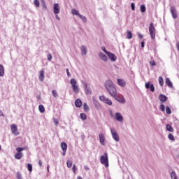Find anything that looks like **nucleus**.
I'll list each match as a JSON object with an SVG mask.
<instances>
[{"label":"nucleus","instance_id":"obj_1","mask_svg":"<svg viewBox=\"0 0 179 179\" xmlns=\"http://www.w3.org/2000/svg\"><path fill=\"white\" fill-rule=\"evenodd\" d=\"M105 88L112 97H117V89L111 80H107L104 84Z\"/></svg>","mask_w":179,"mask_h":179},{"label":"nucleus","instance_id":"obj_2","mask_svg":"<svg viewBox=\"0 0 179 179\" xmlns=\"http://www.w3.org/2000/svg\"><path fill=\"white\" fill-rule=\"evenodd\" d=\"M100 162L101 164L105 166L106 169L109 167L110 164H108V154L107 152H104L103 155L100 157Z\"/></svg>","mask_w":179,"mask_h":179},{"label":"nucleus","instance_id":"obj_3","mask_svg":"<svg viewBox=\"0 0 179 179\" xmlns=\"http://www.w3.org/2000/svg\"><path fill=\"white\" fill-rule=\"evenodd\" d=\"M70 84L74 93H76V94H78V93H79V86H78V81H76V79H71Z\"/></svg>","mask_w":179,"mask_h":179},{"label":"nucleus","instance_id":"obj_4","mask_svg":"<svg viewBox=\"0 0 179 179\" xmlns=\"http://www.w3.org/2000/svg\"><path fill=\"white\" fill-rule=\"evenodd\" d=\"M110 116L115 120V121H118V122H124V116L120 113H115V115H113V113H110Z\"/></svg>","mask_w":179,"mask_h":179},{"label":"nucleus","instance_id":"obj_5","mask_svg":"<svg viewBox=\"0 0 179 179\" xmlns=\"http://www.w3.org/2000/svg\"><path fill=\"white\" fill-rule=\"evenodd\" d=\"M149 32L152 40H155V38H156V29H155V24L153 22H151L150 24Z\"/></svg>","mask_w":179,"mask_h":179},{"label":"nucleus","instance_id":"obj_6","mask_svg":"<svg viewBox=\"0 0 179 179\" xmlns=\"http://www.w3.org/2000/svg\"><path fill=\"white\" fill-rule=\"evenodd\" d=\"M81 83L83 86L85 94H92V88H90V85L87 84L86 81H81Z\"/></svg>","mask_w":179,"mask_h":179},{"label":"nucleus","instance_id":"obj_7","mask_svg":"<svg viewBox=\"0 0 179 179\" xmlns=\"http://www.w3.org/2000/svg\"><path fill=\"white\" fill-rule=\"evenodd\" d=\"M110 129L113 139H114L115 142H120V136L118 135V133H117V130L114 128H110Z\"/></svg>","mask_w":179,"mask_h":179},{"label":"nucleus","instance_id":"obj_8","mask_svg":"<svg viewBox=\"0 0 179 179\" xmlns=\"http://www.w3.org/2000/svg\"><path fill=\"white\" fill-rule=\"evenodd\" d=\"M99 100L101 101H103V103H106V104H108V106H112L113 105V102L111 101V100H110L108 98H107L104 96H99Z\"/></svg>","mask_w":179,"mask_h":179},{"label":"nucleus","instance_id":"obj_9","mask_svg":"<svg viewBox=\"0 0 179 179\" xmlns=\"http://www.w3.org/2000/svg\"><path fill=\"white\" fill-rule=\"evenodd\" d=\"M61 12V7L59 6V3H54L53 4V13L55 15H59V13Z\"/></svg>","mask_w":179,"mask_h":179},{"label":"nucleus","instance_id":"obj_10","mask_svg":"<svg viewBox=\"0 0 179 179\" xmlns=\"http://www.w3.org/2000/svg\"><path fill=\"white\" fill-rule=\"evenodd\" d=\"M170 12L172 15L173 19H177L178 17V14H177V10L176 9V7L171 6L170 7Z\"/></svg>","mask_w":179,"mask_h":179},{"label":"nucleus","instance_id":"obj_11","mask_svg":"<svg viewBox=\"0 0 179 179\" xmlns=\"http://www.w3.org/2000/svg\"><path fill=\"white\" fill-rule=\"evenodd\" d=\"M10 128L12 134L15 136H17V135H19V131H17V126H16V124H13L10 125Z\"/></svg>","mask_w":179,"mask_h":179},{"label":"nucleus","instance_id":"obj_12","mask_svg":"<svg viewBox=\"0 0 179 179\" xmlns=\"http://www.w3.org/2000/svg\"><path fill=\"white\" fill-rule=\"evenodd\" d=\"M108 55L109 59L111 61V62H115L117 61V56L114 53H112L111 52H108Z\"/></svg>","mask_w":179,"mask_h":179},{"label":"nucleus","instance_id":"obj_13","mask_svg":"<svg viewBox=\"0 0 179 179\" xmlns=\"http://www.w3.org/2000/svg\"><path fill=\"white\" fill-rule=\"evenodd\" d=\"M99 142H100L101 145L104 146V145H106V142H105L106 136H104V134L101 133L99 135Z\"/></svg>","mask_w":179,"mask_h":179},{"label":"nucleus","instance_id":"obj_14","mask_svg":"<svg viewBox=\"0 0 179 179\" xmlns=\"http://www.w3.org/2000/svg\"><path fill=\"white\" fill-rule=\"evenodd\" d=\"M99 57L100 59H101L104 62H107L108 61V57H107V55H106L103 52H99Z\"/></svg>","mask_w":179,"mask_h":179},{"label":"nucleus","instance_id":"obj_15","mask_svg":"<svg viewBox=\"0 0 179 179\" xmlns=\"http://www.w3.org/2000/svg\"><path fill=\"white\" fill-rule=\"evenodd\" d=\"M145 88L150 89V92H155V85L150 84L149 82L145 83Z\"/></svg>","mask_w":179,"mask_h":179},{"label":"nucleus","instance_id":"obj_16","mask_svg":"<svg viewBox=\"0 0 179 179\" xmlns=\"http://www.w3.org/2000/svg\"><path fill=\"white\" fill-rule=\"evenodd\" d=\"M81 55H86L87 54V47L82 45L80 47Z\"/></svg>","mask_w":179,"mask_h":179},{"label":"nucleus","instance_id":"obj_17","mask_svg":"<svg viewBox=\"0 0 179 179\" xmlns=\"http://www.w3.org/2000/svg\"><path fill=\"white\" fill-rule=\"evenodd\" d=\"M44 78H45L44 70H41L39 72V76H38V79H39L40 82H44Z\"/></svg>","mask_w":179,"mask_h":179},{"label":"nucleus","instance_id":"obj_18","mask_svg":"<svg viewBox=\"0 0 179 179\" xmlns=\"http://www.w3.org/2000/svg\"><path fill=\"white\" fill-rule=\"evenodd\" d=\"M5 76V68L2 64H0V77L3 78Z\"/></svg>","mask_w":179,"mask_h":179},{"label":"nucleus","instance_id":"obj_19","mask_svg":"<svg viewBox=\"0 0 179 179\" xmlns=\"http://www.w3.org/2000/svg\"><path fill=\"white\" fill-rule=\"evenodd\" d=\"M159 100H160L162 103H164L165 101H167V96H166V95L160 94L159 96Z\"/></svg>","mask_w":179,"mask_h":179},{"label":"nucleus","instance_id":"obj_20","mask_svg":"<svg viewBox=\"0 0 179 179\" xmlns=\"http://www.w3.org/2000/svg\"><path fill=\"white\" fill-rule=\"evenodd\" d=\"M93 104L94 105L96 110H99V108L101 107L100 103H99V101L94 99H93Z\"/></svg>","mask_w":179,"mask_h":179},{"label":"nucleus","instance_id":"obj_21","mask_svg":"<svg viewBox=\"0 0 179 179\" xmlns=\"http://www.w3.org/2000/svg\"><path fill=\"white\" fill-rule=\"evenodd\" d=\"M165 82L167 86H169L171 88H173V83L171 82V80H170V78H166Z\"/></svg>","mask_w":179,"mask_h":179},{"label":"nucleus","instance_id":"obj_22","mask_svg":"<svg viewBox=\"0 0 179 179\" xmlns=\"http://www.w3.org/2000/svg\"><path fill=\"white\" fill-rule=\"evenodd\" d=\"M60 146L62 150H66L68 149V144L64 142L61 143Z\"/></svg>","mask_w":179,"mask_h":179},{"label":"nucleus","instance_id":"obj_23","mask_svg":"<svg viewBox=\"0 0 179 179\" xmlns=\"http://www.w3.org/2000/svg\"><path fill=\"white\" fill-rule=\"evenodd\" d=\"M71 13L75 16H78V17H79V15H80V13H79V11H78V10L75 8L71 9Z\"/></svg>","mask_w":179,"mask_h":179},{"label":"nucleus","instance_id":"obj_24","mask_svg":"<svg viewBox=\"0 0 179 179\" xmlns=\"http://www.w3.org/2000/svg\"><path fill=\"white\" fill-rule=\"evenodd\" d=\"M76 107H82V101L80 99H76L75 101Z\"/></svg>","mask_w":179,"mask_h":179},{"label":"nucleus","instance_id":"obj_25","mask_svg":"<svg viewBox=\"0 0 179 179\" xmlns=\"http://www.w3.org/2000/svg\"><path fill=\"white\" fill-rule=\"evenodd\" d=\"M15 157L17 159V160H20V159H22V157H23V153L22 152H17L15 155Z\"/></svg>","mask_w":179,"mask_h":179},{"label":"nucleus","instance_id":"obj_26","mask_svg":"<svg viewBox=\"0 0 179 179\" xmlns=\"http://www.w3.org/2000/svg\"><path fill=\"white\" fill-rule=\"evenodd\" d=\"M117 84L119 85V86H122V87L125 86V83L124 82V80H122V79L117 80Z\"/></svg>","mask_w":179,"mask_h":179},{"label":"nucleus","instance_id":"obj_27","mask_svg":"<svg viewBox=\"0 0 179 179\" xmlns=\"http://www.w3.org/2000/svg\"><path fill=\"white\" fill-rule=\"evenodd\" d=\"M166 130L169 131V132H174V129L170 124L166 125Z\"/></svg>","mask_w":179,"mask_h":179},{"label":"nucleus","instance_id":"obj_28","mask_svg":"<svg viewBox=\"0 0 179 179\" xmlns=\"http://www.w3.org/2000/svg\"><path fill=\"white\" fill-rule=\"evenodd\" d=\"M80 19H81L82 22H83V23H86V22H87V18H86V17L83 16V15H80L79 17Z\"/></svg>","mask_w":179,"mask_h":179},{"label":"nucleus","instance_id":"obj_29","mask_svg":"<svg viewBox=\"0 0 179 179\" xmlns=\"http://www.w3.org/2000/svg\"><path fill=\"white\" fill-rule=\"evenodd\" d=\"M127 38H128L129 40H131V38H132V32L131 31H127Z\"/></svg>","mask_w":179,"mask_h":179},{"label":"nucleus","instance_id":"obj_30","mask_svg":"<svg viewBox=\"0 0 179 179\" xmlns=\"http://www.w3.org/2000/svg\"><path fill=\"white\" fill-rule=\"evenodd\" d=\"M140 9H141V12H142V13H145V12H146V6L143 4H142L140 6Z\"/></svg>","mask_w":179,"mask_h":179},{"label":"nucleus","instance_id":"obj_31","mask_svg":"<svg viewBox=\"0 0 179 179\" xmlns=\"http://www.w3.org/2000/svg\"><path fill=\"white\" fill-rule=\"evenodd\" d=\"M158 80L160 86H163V85H164V80H163V77L159 76Z\"/></svg>","mask_w":179,"mask_h":179},{"label":"nucleus","instance_id":"obj_32","mask_svg":"<svg viewBox=\"0 0 179 179\" xmlns=\"http://www.w3.org/2000/svg\"><path fill=\"white\" fill-rule=\"evenodd\" d=\"M83 108H84V111H85V113H87V111H89V110H90L89 106H87V103H84Z\"/></svg>","mask_w":179,"mask_h":179},{"label":"nucleus","instance_id":"obj_33","mask_svg":"<svg viewBox=\"0 0 179 179\" xmlns=\"http://www.w3.org/2000/svg\"><path fill=\"white\" fill-rule=\"evenodd\" d=\"M38 110H39L40 113H44V111H45V108H44V106H43V105H39Z\"/></svg>","mask_w":179,"mask_h":179},{"label":"nucleus","instance_id":"obj_34","mask_svg":"<svg viewBox=\"0 0 179 179\" xmlns=\"http://www.w3.org/2000/svg\"><path fill=\"white\" fill-rule=\"evenodd\" d=\"M80 117L81 118V120H83V121H85L86 120V118H87V116H86V114L85 113H80Z\"/></svg>","mask_w":179,"mask_h":179},{"label":"nucleus","instance_id":"obj_35","mask_svg":"<svg viewBox=\"0 0 179 179\" xmlns=\"http://www.w3.org/2000/svg\"><path fill=\"white\" fill-rule=\"evenodd\" d=\"M34 5H35L36 8H40V1L38 0H34Z\"/></svg>","mask_w":179,"mask_h":179},{"label":"nucleus","instance_id":"obj_36","mask_svg":"<svg viewBox=\"0 0 179 179\" xmlns=\"http://www.w3.org/2000/svg\"><path fill=\"white\" fill-rule=\"evenodd\" d=\"M171 179H177V174L176 173V172L172 171L171 173Z\"/></svg>","mask_w":179,"mask_h":179},{"label":"nucleus","instance_id":"obj_37","mask_svg":"<svg viewBox=\"0 0 179 179\" xmlns=\"http://www.w3.org/2000/svg\"><path fill=\"white\" fill-rule=\"evenodd\" d=\"M27 167L30 172L33 171V166L31 164H27Z\"/></svg>","mask_w":179,"mask_h":179},{"label":"nucleus","instance_id":"obj_38","mask_svg":"<svg viewBox=\"0 0 179 179\" xmlns=\"http://www.w3.org/2000/svg\"><path fill=\"white\" fill-rule=\"evenodd\" d=\"M66 164H67V167L69 169H71V167H72V161L67 160Z\"/></svg>","mask_w":179,"mask_h":179},{"label":"nucleus","instance_id":"obj_39","mask_svg":"<svg viewBox=\"0 0 179 179\" xmlns=\"http://www.w3.org/2000/svg\"><path fill=\"white\" fill-rule=\"evenodd\" d=\"M23 150H24V149L20 147H18L16 148V151L17 152V153H22Z\"/></svg>","mask_w":179,"mask_h":179},{"label":"nucleus","instance_id":"obj_40","mask_svg":"<svg viewBox=\"0 0 179 179\" xmlns=\"http://www.w3.org/2000/svg\"><path fill=\"white\" fill-rule=\"evenodd\" d=\"M166 114H171V109H170V107L169 106L166 107Z\"/></svg>","mask_w":179,"mask_h":179},{"label":"nucleus","instance_id":"obj_41","mask_svg":"<svg viewBox=\"0 0 179 179\" xmlns=\"http://www.w3.org/2000/svg\"><path fill=\"white\" fill-rule=\"evenodd\" d=\"M53 122H54L55 127H58V124H59V122H58L57 119L53 118Z\"/></svg>","mask_w":179,"mask_h":179},{"label":"nucleus","instance_id":"obj_42","mask_svg":"<svg viewBox=\"0 0 179 179\" xmlns=\"http://www.w3.org/2000/svg\"><path fill=\"white\" fill-rule=\"evenodd\" d=\"M42 2V8H43V9H47V5H45V1L44 0H41Z\"/></svg>","mask_w":179,"mask_h":179},{"label":"nucleus","instance_id":"obj_43","mask_svg":"<svg viewBox=\"0 0 179 179\" xmlns=\"http://www.w3.org/2000/svg\"><path fill=\"white\" fill-rule=\"evenodd\" d=\"M52 94L53 96L58 97V93L57 92V90H52Z\"/></svg>","mask_w":179,"mask_h":179},{"label":"nucleus","instance_id":"obj_44","mask_svg":"<svg viewBox=\"0 0 179 179\" xmlns=\"http://www.w3.org/2000/svg\"><path fill=\"white\" fill-rule=\"evenodd\" d=\"M168 138L169 139H170L171 141H174V136L171 134H170L169 136H168Z\"/></svg>","mask_w":179,"mask_h":179},{"label":"nucleus","instance_id":"obj_45","mask_svg":"<svg viewBox=\"0 0 179 179\" xmlns=\"http://www.w3.org/2000/svg\"><path fill=\"white\" fill-rule=\"evenodd\" d=\"M101 50L103 51V52H106V55L108 54V52H110L109 51H107V49H106L105 47H101Z\"/></svg>","mask_w":179,"mask_h":179},{"label":"nucleus","instance_id":"obj_46","mask_svg":"<svg viewBox=\"0 0 179 179\" xmlns=\"http://www.w3.org/2000/svg\"><path fill=\"white\" fill-rule=\"evenodd\" d=\"M47 58L48 61H51L52 59V55L51 54H48Z\"/></svg>","mask_w":179,"mask_h":179},{"label":"nucleus","instance_id":"obj_47","mask_svg":"<svg viewBox=\"0 0 179 179\" xmlns=\"http://www.w3.org/2000/svg\"><path fill=\"white\" fill-rule=\"evenodd\" d=\"M160 110H161V111H162L163 113H164V111H165V107H164V105H163V104H162V105H160Z\"/></svg>","mask_w":179,"mask_h":179},{"label":"nucleus","instance_id":"obj_48","mask_svg":"<svg viewBox=\"0 0 179 179\" xmlns=\"http://www.w3.org/2000/svg\"><path fill=\"white\" fill-rule=\"evenodd\" d=\"M117 101H119V103H122V104H124V103H125V99L121 98L120 99L117 100Z\"/></svg>","mask_w":179,"mask_h":179},{"label":"nucleus","instance_id":"obj_49","mask_svg":"<svg viewBox=\"0 0 179 179\" xmlns=\"http://www.w3.org/2000/svg\"><path fill=\"white\" fill-rule=\"evenodd\" d=\"M17 179H23V178L22 177V174H20V173H17Z\"/></svg>","mask_w":179,"mask_h":179},{"label":"nucleus","instance_id":"obj_50","mask_svg":"<svg viewBox=\"0 0 179 179\" xmlns=\"http://www.w3.org/2000/svg\"><path fill=\"white\" fill-rule=\"evenodd\" d=\"M150 64L151 66H156V62H155V61H150Z\"/></svg>","mask_w":179,"mask_h":179},{"label":"nucleus","instance_id":"obj_51","mask_svg":"<svg viewBox=\"0 0 179 179\" xmlns=\"http://www.w3.org/2000/svg\"><path fill=\"white\" fill-rule=\"evenodd\" d=\"M131 6L132 10H135V3H131Z\"/></svg>","mask_w":179,"mask_h":179},{"label":"nucleus","instance_id":"obj_52","mask_svg":"<svg viewBox=\"0 0 179 179\" xmlns=\"http://www.w3.org/2000/svg\"><path fill=\"white\" fill-rule=\"evenodd\" d=\"M72 170H73V173H76V165H73Z\"/></svg>","mask_w":179,"mask_h":179},{"label":"nucleus","instance_id":"obj_53","mask_svg":"<svg viewBox=\"0 0 179 179\" xmlns=\"http://www.w3.org/2000/svg\"><path fill=\"white\" fill-rule=\"evenodd\" d=\"M138 38H143V35L141 34V33L138 34Z\"/></svg>","mask_w":179,"mask_h":179},{"label":"nucleus","instance_id":"obj_54","mask_svg":"<svg viewBox=\"0 0 179 179\" xmlns=\"http://www.w3.org/2000/svg\"><path fill=\"white\" fill-rule=\"evenodd\" d=\"M176 48H177L178 51H179V41H178L176 43Z\"/></svg>","mask_w":179,"mask_h":179},{"label":"nucleus","instance_id":"obj_55","mask_svg":"<svg viewBox=\"0 0 179 179\" xmlns=\"http://www.w3.org/2000/svg\"><path fill=\"white\" fill-rule=\"evenodd\" d=\"M66 73L69 77L71 76V73H69V69H66Z\"/></svg>","mask_w":179,"mask_h":179},{"label":"nucleus","instance_id":"obj_56","mask_svg":"<svg viewBox=\"0 0 179 179\" xmlns=\"http://www.w3.org/2000/svg\"><path fill=\"white\" fill-rule=\"evenodd\" d=\"M38 165H39L40 166H43V161L39 160V161H38Z\"/></svg>","mask_w":179,"mask_h":179},{"label":"nucleus","instance_id":"obj_57","mask_svg":"<svg viewBox=\"0 0 179 179\" xmlns=\"http://www.w3.org/2000/svg\"><path fill=\"white\" fill-rule=\"evenodd\" d=\"M55 17L57 20H61V18H59V16H58V14H56Z\"/></svg>","mask_w":179,"mask_h":179},{"label":"nucleus","instance_id":"obj_58","mask_svg":"<svg viewBox=\"0 0 179 179\" xmlns=\"http://www.w3.org/2000/svg\"><path fill=\"white\" fill-rule=\"evenodd\" d=\"M0 117H3V113L0 110Z\"/></svg>","mask_w":179,"mask_h":179},{"label":"nucleus","instance_id":"obj_59","mask_svg":"<svg viewBox=\"0 0 179 179\" xmlns=\"http://www.w3.org/2000/svg\"><path fill=\"white\" fill-rule=\"evenodd\" d=\"M66 155V150H63L62 156H65Z\"/></svg>","mask_w":179,"mask_h":179},{"label":"nucleus","instance_id":"obj_60","mask_svg":"<svg viewBox=\"0 0 179 179\" xmlns=\"http://www.w3.org/2000/svg\"><path fill=\"white\" fill-rule=\"evenodd\" d=\"M141 47L143 48L145 47V42H141Z\"/></svg>","mask_w":179,"mask_h":179},{"label":"nucleus","instance_id":"obj_61","mask_svg":"<svg viewBox=\"0 0 179 179\" xmlns=\"http://www.w3.org/2000/svg\"><path fill=\"white\" fill-rule=\"evenodd\" d=\"M84 169H85V170H89V168H87V166H85L84 167Z\"/></svg>","mask_w":179,"mask_h":179},{"label":"nucleus","instance_id":"obj_62","mask_svg":"<svg viewBox=\"0 0 179 179\" xmlns=\"http://www.w3.org/2000/svg\"><path fill=\"white\" fill-rule=\"evenodd\" d=\"M47 169H48V171H50V166H48Z\"/></svg>","mask_w":179,"mask_h":179},{"label":"nucleus","instance_id":"obj_63","mask_svg":"<svg viewBox=\"0 0 179 179\" xmlns=\"http://www.w3.org/2000/svg\"><path fill=\"white\" fill-rule=\"evenodd\" d=\"M77 179H83V178H82V176H78V177L77 178Z\"/></svg>","mask_w":179,"mask_h":179},{"label":"nucleus","instance_id":"obj_64","mask_svg":"<svg viewBox=\"0 0 179 179\" xmlns=\"http://www.w3.org/2000/svg\"><path fill=\"white\" fill-rule=\"evenodd\" d=\"M0 150H1V145H0Z\"/></svg>","mask_w":179,"mask_h":179}]
</instances>
